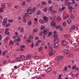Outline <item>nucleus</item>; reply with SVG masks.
I'll use <instances>...</instances> for the list:
<instances>
[{
    "label": "nucleus",
    "instance_id": "f257e3e1",
    "mask_svg": "<svg viewBox=\"0 0 79 79\" xmlns=\"http://www.w3.org/2000/svg\"><path fill=\"white\" fill-rule=\"evenodd\" d=\"M27 13L28 14H32L33 13V10H32V8L31 7H28L27 10Z\"/></svg>",
    "mask_w": 79,
    "mask_h": 79
},
{
    "label": "nucleus",
    "instance_id": "f03ea898",
    "mask_svg": "<svg viewBox=\"0 0 79 79\" xmlns=\"http://www.w3.org/2000/svg\"><path fill=\"white\" fill-rule=\"evenodd\" d=\"M6 22H7V18H5L2 23V26H5Z\"/></svg>",
    "mask_w": 79,
    "mask_h": 79
},
{
    "label": "nucleus",
    "instance_id": "7ed1b4c3",
    "mask_svg": "<svg viewBox=\"0 0 79 79\" xmlns=\"http://www.w3.org/2000/svg\"><path fill=\"white\" fill-rule=\"evenodd\" d=\"M63 57H57L56 58V60H57V61H60L61 60H63Z\"/></svg>",
    "mask_w": 79,
    "mask_h": 79
},
{
    "label": "nucleus",
    "instance_id": "20e7f679",
    "mask_svg": "<svg viewBox=\"0 0 79 79\" xmlns=\"http://www.w3.org/2000/svg\"><path fill=\"white\" fill-rule=\"evenodd\" d=\"M43 19L45 22H47L48 21V18L45 16L43 17Z\"/></svg>",
    "mask_w": 79,
    "mask_h": 79
},
{
    "label": "nucleus",
    "instance_id": "39448f33",
    "mask_svg": "<svg viewBox=\"0 0 79 79\" xmlns=\"http://www.w3.org/2000/svg\"><path fill=\"white\" fill-rule=\"evenodd\" d=\"M55 53V50L53 49L49 53V55L50 56H51V55H53V54Z\"/></svg>",
    "mask_w": 79,
    "mask_h": 79
},
{
    "label": "nucleus",
    "instance_id": "423d86ee",
    "mask_svg": "<svg viewBox=\"0 0 79 79\" xmlns=\"http://www.w3.org/2000/svg\"><path fill=\"white\" fill-rule=\"evenodd\" d=\"M63 51L64 53L65 54H68L69 53V51L67 49H64Z\"/></svg>",
    "mask_w": 79,
    "mask_h": 79
},
{
    "label": "nucleus",
    "instance_id": "0eeeda50",
    "mask_svg": "<svg viewBox=\"0 0 79 79\" xmlns=\"http://www.w3.org/2000/svg\"><path fill=\"white\" fill-rule=\"evenodd\" d=\"M51 25H52V27H55V22L54 21H52L51 22Z\"/></svg>",
    "mask_w": 79,
    "mask_h": 79
},
{
    "label": "nucleus",
    "instance_id": "6e6552de",
    "mask_svg": "<svg viewBox=\"0 0 79 79\" xmlns=\"http://www.w3.org/2000/svg\"><path fill=\"white\" fill-rule=\"evenodd\" d=\"M48 31V30L47 29H45L43 31V34L45 35H47V32Z\"/></svg>",
    "mask_w": 79,
    "mask_h": 79
},
{
    "label": "nucleus",
    "instance_id": "1a4fd4ad",
    "mask_svg": "<svg viewBox=\"0 0 79 79\" xmlns=\"http://www.w3.org/2000/svg\"><path fill=\"white\" fill-rule=\"evenodd\" d=\"M61 43L62 44V45H66L67 44V43H66V42L64 40L62 41L61 42Z\"/></svg>",
    "mask_w": 79,
    "mask_h": 79
},
{
    "label": "nucleus",
    "instance_id": "9d476101",
    "mask_svg": "<svg viewBox=\"0 0 79 79\" xmlns=\"http://www.w3.org/2000/svg\"><path fill=\"white\" fill-rule=\"evenodd\" d=\"M34 58L35 59V60H39L40 59V57L36 56L34 57Z\"/></svg>",
    "mask_w": 79,
    "mask_h": 79
},
{
    "label": "nucleus",
    "instance_id": "9b49d317",
    "mask_svg": "<svg viewBox=\"0 0 79 79\" xmlns=\"http://www.w3.org/2000/svg\"><path fill=\"white\" fill-rule=\"evenodd\" d=\"M51 69L50 68H48L46 71V73H49V72H50V71H51Z\"/></svg>",
    "mask_w": 79,
    "mask_h": 79
},
{
    "label": "nucleus",
    "instance_id": "f8f14e48",
    "mask_svg": "<svg viewBox=\"0 0 79 79\" xmlns=\"http://www.w3.org/2000/svg\"><path fill=\"white\" fill-rule=\"evenodd\" d=\"M2 7L3 8H5L6 7H5V4L4 3H3L2 4Z\"/></svg>",
    "mask_w": 79,
    "mask_h": 79
},
{
    "label": "nucleus",
    "instance_id": "ddd939ff",
    "mask_svg": "<svg viewBox=\"0 0 79 79\" xmlns=\"http://www.w3.org/2000/svg\"><path fill=\"white\" fill-rule=\"evenodd\" d=\"M17 40L19 42H21V38H20V37H18L17 38Z\"/></svg>",
    "mask_w": 79,
    "mask_h": 79
},
{
    "label": "nucleus",
    "instance_id": "4468645a",
    "mask_svg": "<svg viewBox=\"0 0 79 79\" xmlns=\"http://www.w3.org/2000/svg\"><path fill=\"white\" fill-rule=\"evenodd\" d=\"M56 29H61V27L60 26H57L56 27Z\"/></svg>",
    "mask_w": 79,
    "mask_h": 79
},
{
    "label": "nucleus",
    "instance_id": "2eb2a0df",
    "mask_svg": "<svg viewBox=\"0 0 79 79\" xmlns=\"http://www.w3.org/2000/svg\"><path fill=\"white\" fill-rule=\"evenodd\" d=\"M53 37L54 38H55V39H57L58 38V35H57V34H56L54 35H53Z\"/></svg>",
    "mask_w": 79,
    "mask_h": 79
},
{
    "label": "nucleus",
    "instance_id": "dca6fc26",
    "mask_svg": "<svg viewBox=\"0 0 79 79\" xmlns=\"http://www.w3.org/2000/svg\"><path fill=\"white\" fill-rule=\"evenodd\" d=\"M67 23L68 24H70V23H71V19H69L67 20Z\"/></svg>",
    "mask_w": 79,
    "mask_h": 79
},
{
    "label": "nucleus",
    "instance_id": "f3484780",
    "mask_svg": "<svg viewBox=\"0 0 79 79\" xmlns=\"http://www.w3.org/2000/svg\"><path fill=\"white\" fill-rule=\"evenodd\" d=\"M27 40L28 42H30V43L31 42V38H28Z\"/></svg>",
    "mask_w": 79,
    "mask_h": 79
},
{
    "label": "nucleus",
    "instance_id": "a211bd4d",
    "mask_svg": "<svg viewBox=\"0 0 79 79\" xmlns=\"http://www.w3.org/2000/svg\"><path fill=\"white\" fill-rule=\"evenodd\" d=\"M40 13H41V11L40 10H38L37 12V15H39Z\"/></svg>",
    "mask_w": 79,
    "mask_h": 79
},
{
    "label": "nucleus",
    "instance_id": "6ab92c4d",
    "mask_svg": "<svg viewBox=\"0 0 79 79\" xmlns=\"http://www.w3.org/2000/svg\"><path fill=\"white\" fill-rule=\"evenodd\" d=\"M27 23L29 26H31V24H32L31 23V20L29 21Z\"/></svg>",
    "mask_w": 79,
    "mask_h": 79
},
{
    "label": "nucleus",
    "instance_id": "aec40b11",
    "mask_svg": "<svg viewBox=\"0 0 79 79\" xmlns=\"http://www.w3.org/2000/svg\"><path fill=\"white\" fill-rule=\"evenodd\" d=\"M51 13L52 14H54L56 13V11H54V10H52L51 11Z\"/></svg>",
    "mask_w": 79,
    "mask_h": 79
},
{
    "label": "nucleus",
    "instance_id": "412c9836",
    "mask_svg": "<svg viewBox=\"0 0 79 79\" xmlns=\"http://www.w3.org/2000/svg\"><path fill=\"white\" fill-rule=\"evenodd\" d=\"M5 54H6V51H4L2 53V55L3 56H5Z\"/></svg>",
    "mask_w": 79,
    "mask_h": 79
},
{
    "label": "nucleus",
    "instance_id": "4be33fe9",
    "mask_svg": "<svg viewBox=\"0 0 79 79\" xmlns=\"http://www.w3.org/2000/svg\"><path fill=\"white\" fill-rule=\"evenodd\" d=\"M69 8L70 11H71L72 10H73V7L71 6H69Z\"/></svg>",
    "mask_w": 79,
    "mask_h": 79
},
{
    "label": "nucleus",
    "instance_id": "5701e85b",
    "mask_svg": "<svg viewBox=\"0 0 79 79\" xmlns=\"http://www.w3.org/2000/svg\"><path fill=\"white\" fill-rule=\"evenodd\" d=\"M12 44V45H14V42H13V41L12 40L10 41L9 44Z\"/></svg>",
    "mask_w": 79,
    "mask_h": 79
},
{
    "label": "nucleus",
    "instance_id": "b1692460",
    "mask_svg": "<svg viewBox=\"0 0 79 79\" xmlns=\"http://www.w3.org/2000/svg\"><path fill=\"white\" fill-rule=\"evenodd\" d=\"M33 32H37V29H34L33 31Z\"/></svg>",
    "mask_w": 79,
    "mask_h": 79
},
{
    "label": "nucleus",
    "instance_id": "393cba45",
    "mask_svg": "<svg viewBox=\"0 0 79 79\" xmlns=\"http://www.w3.org/2000/svg\"><path fill=\"white\" fill-rule=\"evenodd\" d=\"M58 46V43H56L55 44L54 47L55 48H56V47H57Z\"/></svg>",
    "mask_w": 79,
    "mask_h": 79
},
{
    "label": "nucleus",
    "instance_id": "a878e982",
    "mask_svg": "<svg viewBox=\"0 0 79 79\" xmlns=\"http://www.w3.org/2000/svg\"><path fill=\"white\" fill-rule=\"evenodd\" d=\"M39 22L40 23H42V24H44V21L41 20H39Z\"/></svg>",
    "mask_w": 79,
    "mask_h": 79
},
{
    "label": "nucleus",
    "instance_id": "bb28decb",
    "mask_svg": "<svg viewBox=\"0 0 79 79\" xmlns=\"http://www.w3.org/2000/svg\"><path fill=\"white\" fill-rule=\"evenodd\" d=\"M8 21L9 23H12L13 21L12 19H9L8 20Z\"/></svg>",
    "mask_w": 79,
    "mask_h": 79
},
{
    "label": "nucleus",
    "instance_id": "cd10ccee",
    "mask_svg": "<svg viewBox=\"0 0 79 79\" xmlns=\"http://www.w3.org/2000/svg\"><path fill=\"white\" fill-rule=\"evenodd\" d=\"M76 29V27H75V26L74 25H73L71 27V29Z\"/></svg>",
    "mask_w": 79,
    "mask_h": 79
},
{
    "label": "nucleus",
    "instance_id": "c85d7f7f",
    "mask_svg": "<svg viewBox=\"0 0 79 79\" xmlns=\"http://www.w3.org/2000/svg\"><path fill=\"white\" fill-rule=\"evenodd\" d=\"M46 4H47V3L44 2H42L41 3V5H46Z\"/></svg>",
    "mask_w": 79,
    "mask_h": 79
},
{
    "label": "nucleus",
    "instance_id": "c756f323",
    "mask_svg": "<svg viewBox=\"0 0 79 79\" xmlns=\"http://www.w3.org/2000/svg\"><path fill=\"white\" fill-rule=\"evenodd\" d=\"M52 10V7H50L48 8V11H50Z\"/></svg>",
    "mask_w": 79,
    "mask_h": 79
},
{
    "label": "nucleus",
    "instance_id": "7c9ffc66",
    "mask_svg": "<svg viewBox=\"0 0 79 79\" xmlns=\"http://www.w3.org/2000/svg\"><path fill=\"white\" fill-rule=\"evenodd\" d=\"M20 57L21 58H22V59H24V58H25V56L21 55L20 56Z\"/></svg>",
    "mask_w": 79,
    "mask_h": 79
},
{
    "label": "nucleus",
    "instance_id": "2f4dec72",
    "mask_svg": "<svg viewBox=\"0 0 79 79\" xmlns=\"http://www.w3.org/2000/svg\"><path fill=\"white\" fill-rule=\"evenodd\" d=\"M5 33L6 35H9V32H8V31H5Z\"/></svg>",
    "mask_w": 79,
    "mask_h": 79
},
{
    "label": "nucleus",
    "instance_id": "473e14b6",
    "mask_svg": "<svg viewBox=\"0 0 79 79\" xmlns=\"http://www.w3.org/2000/svg\"><path fill=\"white\" fill-rule=\"evenodd\" d=\"M42 50V48L40 47L39 48V49L38 50V51L39 52H41Z\"/></svg>",
    "mask_w": 79,
    "mask_h": 79
},
{
    "label": "nucleus",
    "instance_id": "72a5a7b5",
    "mask_svg": "<svg viewBox=\"0 0 79 79\" xmlns=\"http://www.w3.org/2000/svg\"><path fill=\"white\" fill-rule=\"evenodd\" d=\"M31 57V55L28 54L27 56L26 57V58L27 59V58H30Z\"/></svg>",
    "mask_w": 79,
    "mask_h": 79
},
{
    "label": "nucleus",
    "instance_id": "f704fd0d",
    "mask_svg": "<svg viewBox=\"0 0 79 79\" xmlns=\"http://www.w3.org/2000/svg\"><path fill=\"white\" fill-rule=\"evenodd\" d=\"M16 60L17 61H20V60H21V58L19 57H18L17 58Z\"/></svg>",
    "mask_w": 79,
    "mask_h": 79
},
{
    "label": "nucleus",
    "instance_id": "c9c22d12",
    "mask_svg": "<svg viewBox=\"0 0 79 79\" xmlns=\"http://www.w3.org/2000/svg\"><path fill=\"white\" fill-rule=\"evenodd\" d=\"M67 69H68V67H65L64 69V71H66Z\"/></svg>",
    "mask_w": 79,
    "mask_h": 79
},
{
    "label": "nucleus",
    "instance_id": "e433bc0d",
    "mask_svg": "<svg viewBox=\"0 0 79 79\" xmlns=\"http://www.w3.org/2000/svg\"><path fill=\"white\" fill-rule=\"evenodd\" d=\"M71 4H72V3L71 2V3L68 2V6L69 7L70 6H71Z\"/></svg>",
    "mask_w": 79,
    "mask_h": 79
},
{
    "label": "nucleus",
    "instance_id": "4c0bfd02",
    "mask_svg": "<svg viewBox=\"0 0 79 79\" xmlns=\"http://www.w3.org/2000/svg\"><path fill=\"white\" fill-rule=\"evenodd\" d=\"M20 31L21 32H22V33H23V32H24V29L23 28H21Z\"/></svg>",
    "mask_w": 79,
    "mask_h": 79
},
{
    "label": "nucleus",
    "instance_id": "58836bf2",
    "mask_svg": "<svg viewBox=\"0 0 79 79\" xmlns=\"http://www.w3.org/2000/svg\"><path fill=\"white\" fill-rule=\"evenodd\" d=\"M52 32H49V34H48V36L50 37V36H52Z\"/></svg>",
    "mask_w": 79,
    "mask_h": 79
},
{
    "label": "nucleus",
    "instance_id": "ea45409f",
    "mask_svg": "<svg viewBox=\"0 0 79 79\" xmlns=\"http://www.w3.org/2000/svg\"><path fill=\"white\" fill-rule=\"evenodd\" d=\"M45 26L41 27V30H44V29H45Z\"/></svg>",
    "mask_w": 79,
    "mask_h": 79
},
{
    "label": "nucleus",
    "instance_id": "a19ab883",
    "mask_svg": "<svg viewBox=\"0 0 79 79\" xmlns=\"http://www.w3.org/2000/svg\"><path fill=\"white\" fill-rule=\"evenodd\" d=\"M48 9L47 7L45 8L44 9V12H46V11H47Z\"/></svg>",
    "mask_w": 79,
    "mask_h": 79
},
{
    "label": "nucleus",
    "instance_id": "79ce46f5",
    "mask_svg": "<svg viewBox=\"0 0 79 79\" xmlns=\"http://www.w3.org/2000/svg\"><path fill=\"white\" fill-rule=\"evenodd\" d=\"M6 27H8L10 26V23H7V25H6L5 26Z\"/></svg>",
    "mask_w": 79,
    "mask_h": 79
},
{
    "label": "nucleus",
    "instance_id": "37998d69",
    "mask_svg": "<svg viewBox=\"0 0 79 79\" xmlns=\"http://www.w3.org/2000/svg\"><path fill=\"white\" fill-rule=\"evenodd\" d=\"M76 65H74V66H73L72 69H76Z\"/></svg>",
    "mask_w": 79,
    "mask_h": 79
},
{
    "label": "nucleus",
    "instance_id": "c03bdc74",
    "mask_svg": "<svg viewBox=\"0 0 79 79\" xmlns=\"http://www.w3.org/2000/svg\"><path fill=\"white\" fill-rule=\"evenodd\" d=\"M48 49H49V50H51V49H53V47H52L50 46H48Z\"/></svg>",
    "mask_w": 79,
    "mask_h": 79
},
{
    "label": "nucleus",
    "instance_id": "a18cd8bd",
    "mask_svg": "<svg viewBox=\"0 0 79 79\" xmlns=\"http://www.w3.org/2000/svg\"><path fill=\"white\" fill-rule=\"evenodd\" d=\"M33 36L32 35H30V38L31 39H33Z\"/></svg>",
    "mask_w": 79,
    "mask_h": 79
},
{
    "label": "nucleus",
    "instance_id": "49530a36",
    "mask_svg": "<svg viewBox=\"0 0 79 79\" xmlns=\"http://www.w3.org/2000/svg\"><path fill=\"white\" fill-rule=\"evenodd\" d=\"M25 47L26 46H25L22 45L20 47V48H25Z\"/></svg>",
    "mask_w": 79,
    "mask_h": 79
},
{
    "label": "nucleus",
    "instance_id": "de8ad7c7",
    "mask_svg": "<svg viewBox=\"0 0 79 79\" xmlns=\"http://www.w3.org/2000/svg\"><path fill=\"white\" fill-rule=\"evenodd\" d=\"M0 10L2 12H3V11H4V10H3V8H0Z\"/></svg>",
    "mask_w": 79,
    "mask_h": 79
},
{
    "label": "nucleus",
    "instance_id": "09e8293b",
    "mask_svg": "<svg viewBox=\"0 0 79 79\" xmlns=\"http://www.w3.org/2000/svg\"><path fill=\"white\" fill-rule=\"evenodd\" d=\"M63 26H66V22L63 23Z\"/></svg>",
    "mask_w": 79,
    "mask_h": 79
},
{
    "label": "nucleus",
    "instance_id": "8fccbe9b",
    "mask_svg": "<svg viewBox=\"0 0 79 79\" xmlns=\"http://www.w3.org/2000/svg\"><path fill=\"white\" fill-rule=\"evenodd\" d=\"M15 9H17V8H19V6H15Z\"/></svg>",
    "mask_w": 79,
    "mask_h": 79
},
{
    "label": "nucleus",
    "instance_id": "3c124183",
    "mask_svg": "<svg viewBox=\"0 0 79 79\" xmlns=\"http://www.w3.org/2000/svg\"><path fill=\"white\" fill-rule=\"evenodd\" d=\"M34 44L33 43H32L31 44V48H33L34 47Z\"/></svg>",
    "mask_w": 79,
    "mask_h": 79
},
{
    "label": "nucleus",
    "instance_id": "603ef678",
    "mask_svg": "<svg viewBox=\"0 0 79 79\" xmlns=\"http://www.w3.org/2000/svg\"><path fill=\"white\" fill-rule=\"evenodd\" d=\"M23 21L24 23H26V19H23Z\"/></svg>",
    "mask_w": 79,
    "mask_h": 79
},
{
    "label": "nucleus",
    "instance_id": "864d4df0",
    "mask_svg": "<svg viewBox=\"0 0 79 79\" xmlns=\"http://www.w3.org/2000/svg\"><path fill=\"white\" fill-rule=\"evenodd\" d=\"M57 18L58 19H59V20H61V18H60V16L57 17Z\"/></svg>",
    "mask_w": 79,
    "mask_h": 79
},
{
    "label": "nucleus",
    "instance_id": "5fc2aeb1",
    "mask_svg": "<svg viewBox=\"0 0 79 79\" xmlns=\"http://www.w3.org/2000/svg\"><path fill=\"white\" fill-rule=\"evenodd\" d=\"M25 1L23 2H22V5L24 6L25 5Z\"/></svg>",
    "mask_w": 79,
    "mask_h": 79
},
{
    "label": "nucleus",
    "instance_id": "6e6d98bb",
    "mask_svg": "<svg viewBox=\"0 0 79 79\" xmlns=\"http://www.w3.org/2000/svg\"><path fill=\"white\" fill-rule=\"evenodd\" d=\"M48 3L49 4L52 3V1L51 0H50L48 1Z\"/></svg>",
    "mask_w": 79,
    "mask_h": 79
},
{
    "label": "nucleus",
    "instance_id": "4d7b16f0",
    "mask_svg": "<svg viewBox=\"0 0 79 79\" xmlns=\"http://www.w3.org/2000/svg\"><path fill=\"white\" fill-rule=\"evenodd\" d=\"M20 48V50L21 51H22V52H23L24 51V49L22 48Z\"/></svg>",
    "mask_w": 79,
    "mask_h": 79
},
{
    "label": "nucleus",
    "instance_id": "13d9d810",
    "mask_svg": "<svg viewBox=\"0 0 79 79\" xmlns=\"http://www.w3.org/2000/svg\"><path fill=\"white\" fill-rule=\"evenodd\" d=\"M1 34H2V33H3V29H2L1 30V31L0 32Z\"/></svg>",
    "mask_w": 79,
    "mask_h": 79
},
{
    "label": "nucleus",
    "instance_id": "bf43d9fd",
    "mask_svg": "<svg viewBox=\"0 0 79 79\" xmlns=\"http://www.w3.org/2000/svg\"><path fill=\"white\" fill-rule=\"evenodd\" d=\"M58 79H61V75H60L59 77L58 78Z\"/></svg>",
    "mask_w": 79,
    "mask_h": 79
},
{
    "label": "nucleus",
    "instance_id": "052dcab7",
    "mask_svg": "<svg viewBox=\"0 0 79 79\" xmlns=\"http://www.w3.org/2000/svg\"><path fill=\"white\" fill-rule=\"evenodd\" d=\"M43 34V33L41 31L40 33V35H42Z\"/></svg>",
    "mask_w": 79,
    "mask_h": 79
},
{
    "label": "nucleus",
    "instance_id": "680f3d73",
    "mask_svg": "<svg viewBox=\"0 0 79 79\" xmlns=\"http://www.w3.org/2000/svg\"><path fill=\"white\" fill-rule=\"evenodd\" d=\"M37 20H38V19H37V18H35L34 21H37Z\"/></svg>",
    "mask_w": 79,
    "mask_h": 79
},
{
    "label": "nucleus",
    "instance_id": "e2e57ef3",
    "mask_svg": "<svg viewBox=\"0 0 79 79\" xmlns=\"http://www.w3.org/2000/svg\"><path fill=\"white\" fill-rule=\"evenodd\" d=\"M17 41H18L17 39H15L14 41V43H15V42H16Z\"/></svg>",
    "mask_w": 79,
    "mask_h": 79
},
{
    "label": "nucleus",
    "instance_id": "0e129e2a",
    "mask_svg": "<svg viewBox=\"0 0 79 79\" xmlns=\"http://www.w3.org/2000/svg\"><path fill=\"white\" fill-rule=\"evenodd\" d=\"M65 9V7H63L62 8V11H63Z\"/></svg>",
    "mask_w": 79,
    "mask_h": 79
},
{
    "label": "nucleus",
    "instance_id": "69168bd1",
    "mask_svg": "<svg viewBox=\"0 0 79 79\" xmlns=\"http://www.w3.org/2000/svg\"><path fill=\"white\" fill-rule=\"evenodd\" d=\"M6 63V60H4L3 61V64H5V63Z\"/></svg>",
    "mask_w": 79,
    "mask_h": 79
},
{
    "label": "nucleus",
    "instance_id": "338daca9",
    "mask_svg": "<svg viewBox=\"0 0 79 79\" xmlns=\"http://www.w3.org/2000/svg\"><path fill=\"white\" fill-rule=\"evenodd\" d=\"M75 7H77V6H78V5H77V4H76L75 5Z\"/></svg>",
    "mask_w": 79,
    "mask_h": 79
},
{
    "label": "nucleus",
    "instance_id": "774afa93",
    "mask_svg": "<svg viewBox=\"0 0 79 79\" xmlns=\"http://www.w3.org/2000/svg\"><path fill=\"white\" fill-rule=\"evenodd\" d=\"M32 79H37V77H35Z\"/></svg>",
    "mask_w": 79,
    "mask_h": 79
}]
</instances>
